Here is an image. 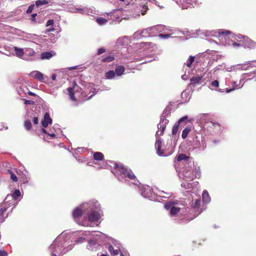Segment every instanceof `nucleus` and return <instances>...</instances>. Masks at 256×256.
Here are the masks:
<instances>
[{"label": "nucleus", "instance_id": "nucleus-14", "mask_svg": "<svg viewBox=\"0 0 256 256\" xmlns=\"http://www.w3.org/2000/svg\"><path fill=\"white\" fill-rule=\"evenodd\" d=\"M148 28L150 36H156L157 34L162 32L164 30V25L158 24Z\"/></svg>", "mask_w": 256, "mask_h": 256}, {"label": "nucleus", "instance_id": "nucleus-53", "mask_svg": "<svg viewBox=\"0 0 256 256\" xmlns=\"http://www.w3.org/2000/svg\"><path fill=\"white\" fill-rule=\"evenodd\" d=\"M85 241V238L84 237L78 238L75 241L76 244H81Z\"/></svg>", "mask_w": 256, "mask_h": 256}, {"label": "nucleus", "instance_id": "nucleus-57", "mask_svg": "<svg viewBox=\"0 0 256 256\" xmlns=\"http://www.w3.org/2000/svg\"><path fill=\"white\" fill-rule=\"evenodd\" d=\"M24 104L26 105L34 104V102L31 100H24Z\"/></svg>", "mask_w": 256, "mask_h": 256}, {"label": "nucleus", "instance_id": "nucleus-50", "mask_svg": "<svg viewBox=\"0 0 256 256\" xmlns=\"http://www.w3.org/2000/svg\"><path fill=\"white\" fill-rule=\"evenodd\" d=\"M42 130L44 133L46 134L48 136H50L51 138H54L56 136V134H55L54 132H52V133H48V132H47L46 130L44 128H42Z\"/></svg>", "mask_w": 256, "mask_h": 256}, {"label": "nucleus", "instance_id": "nucleus-34", "mask_svg": "<svg viewBox=\"0 0 256 256\" xmlns=\"http://www.w3.org/2000/svg\"><path fill=\"white\" fill-rule=\"evenodd\" d=\"M197 184H195V183H190V182H182V184H181V186L182 187L184 188L185 189H190L191 188H192L194 185H197L198 182H196Z\"/></svg>", "mask_w": 256, "mask_h": 256}, {"label": "nucleus", "instance_id": "nucleus-4", "mask_svg": "<svg viewBox=\"0 0 256 256\" xmlns=\"http://www.w3.org/2000/svg\"><path fill=\"white\" fill-rule=\"evenodd\" d=\"M82 207L84 212L88 214L89 222H98L103 216L100 204L95 200L82 204Z\"/></svg>", "mask_w": 256, "mask_h": 256}, {"label": "nucleus", "instance_id": "nucleus-27", "mask_svg": "<svg viewBox=\"0 0 256 256\" xmlns=\"http://www.w3.org/2000/svg\"><path fill=\"white\" fill-rule=\"evenodd\" d=\"M28 88L26 86H22L17 88L18 94L20 97H24L27 94Z\"/></svg>", "mask_w": 256, "mask_h": 256}, {"label": "nucleus", "instance_id": "nucleus-46", "mask_svg": "<svg viewBox=\"0 0 256 256\" xmlns=\"http://www.w3.org/2000/svg\"><path fill=\"white\" fill-rule=\"evenodd\" d=\"M111 244L113 245L114 250H116V248H119V249H120L121 244L116 240H112V244Z\"/></svg>", "mask_w": 256, "mask_h": 256}, {"label": "nucleus", "instance_id": "nucleus-63", "mask_svg": "<svg viewBox=\"0 0 256 256\" xmlns=\"http://www.w3.org/2000/svg\"><path fill=\"white\" fill-rule=\"evenodd\" d=\"M37 14H32V20L33 21V22H35L36 21V16Z\"/></svg>", "mask_w": 256, "mask_h": 256}, {"label": "nucleus", "instance_id": "nucleus-60", "mask_svg": "<svg viewBox=\"0 0 256 256\" xmlns=\"http://www.w3.org/2000/svg\"><path fill=\"white\" fill-rule=\"evenodd\" d=\"M54 24V20H49L46 24V26H52Z\"/></svg>", "mask_w": 256, "mask_h": 256}, {"label": "nucleus", "instance_id": "nucleus-18", "mask_svg": "<svg viewBox=\"0 0 256 256\" xmlns=\"http://www.w3.org/2000/svg\"><path fill=\"white\" fill-rule=\"evenodd\" d=\"M244 80V79L243 78H242L240 80V84H236V82L234 81H233L232 82V84L234 86V88H226V89H224V90H222V89H220L219 90V92H224V90H226V92L227 93H230L232 91H234V90L236 89H238V88H242V86H243V84H240V82Z\"/></svg>", "mask_w": 256, "mask_h": 256}, {"label": "nucleus", "instance_id": "nucleus-39", "mask_svg": "<svg viewBox=\"0 0 256 256\" xmlns=\"http://www.w3.org/2000/svg\"><path fill=\"white\" fill-rule=\"evenodd\" d=\"M125 38H126V37L118 38L116 40V45L118 46H124L126 45Z\"/></svg>", "mask_w": 256, "mask_h": 256}, {"label": "nucleus", "instance_id": "nucleus-54", "mask_svg": "<svg viewBox=\"0 0 256 256\" xmlns=\"http://www.w3.org/2000/svg\"><path fill=\"white\" fill-rule=\"evenodd\" d=\"M34 4H32V5L28 7V9H27V10L26 11V12L27 14H30V13H32V10H33L34 8Z\"/></svg>", "mask_w": 256, "mask_h": 256}, {"label": "nucleus", "instance_id": "nucleus-20", "mask_svg": "<svg viewBox=\"0 0 256 256\" xmlns=\"http://www.w3.org/2000/svg\"><path fill=\"white\" fill-rule=\"evenodd\" d=\"M108 249L112 256H116L120 253V256H124V254L119 248H116L114 250V246L112 244H109Z\"/></svg>", "mask_w": 256, "mask_h": 256}, {"label": "nucleus", "instance_id": "nucleus-32", "mask_svg": "<svg viewBox=\"0 0 256 256\" xmlns=\"http://www.w3.org/2000/svg\"><path fill=\"white\" fill-rule=\"evenodd\" d=\"M50 2V0H38L35 2V6L36 7L38 8L43 5L48 4Z\"/></svg>", "mask_w": 256, "mask_h": 256}, {"label": "nucleus", "instance_id": "nucleus-59", "mask_svg": "<svg viewBox=\"0 0 256 256\" xmlns=\"http://www.w3.org/2000/svg\"><path fill=\"white\" fill-rule=\"evenodd\" d=\"M106 52V50L104 48H99L98 50L97 54L98 55H100V54L104 52Z\"/></svg>", "mask_w": 256, "mask_h": 256}, {"label": "nucleus", "instance_id": "nucleus-52", "mask_svg": "<svg viewBox=\"0 0 256 256\" xmlns=\"http://www.w3.org/2000/svg\"><path fill=\"white\" fill-rule=\"evenodd\" d=\"M142 44V46L146 48H149L150 47H152L154 44L152 42H143L141 44Z\"/></svg>", "mask_w": 256, "mask_h": 256}, {"label": "nucleus", "instance_id": "nucleus-2", "mask_svg": "<svg viewBox=\"0 0 256 256\" xmlns=\"http://www.w3.org/2000/svg\"><path fill=\"white\" fill-rule=\"evenodd\" d=\"M200 198L196 199L192 201L190 208H185L186 202L176 200L166 203L164 208L168 210H170V216H178L181 217L182 215L186 216V218H182L181 220L184 222L186 219V222H189L202 212V209L200 207Z\"/></svg>", "mask_w": 256, "mask_h": 256}, {"label": "nucleus", "instance_id": "nucleus-16", "mask_svg": "<svg viewBox=\"0 0 256 256\" xmlns=\"http://www.w3.org/2000/svg\"><path fill=\"white\" fill-rule=\"evenodd\" d=\"M4 202L7 205L8 204L10 206H12V208H14L18 204V201H16V200L12 197L11 195L8 194Z\"/></svg>", "mask_w": 256, "mask_h": 256}, {"label": "nucleus", "instance_id": "nucleus-3", "mask_svg": "<svg viewBox=\"0 0 256 256\" xmlns=\"http://www.w3.org/2000/svg\"><path fill=\"white\" fill-rule=\"evenodd\" d=\"M71 236L68 232H62L53 242L49 247V250L52 256H62L71 250L73 244L70 240Z\"/></svg>", "mask_w": 256, "mask_h": 256}, {"label": "nucleus", "instance_id": "nucleus-8", "mask_svg": "<svg viewBox=\"0 0 256 256\" xmlns=\"http://www.w3.org/2000/svg\"><path fill=\"white\" fill-rule=\"evenodd\" d=\"M83 207L82 204L77 207L72 211V217L74 220L79 225L82 226H88V222L82 218Z\"/></svg>", "mask_w": 256, "mask_h": 256}, {"label": "nucleus", "instance_id": "nucleus-51", "mask_svg": "<svg viewBox=\"0 0 256 256\" xmlns=\"http://www.w3.org/2000/svg\"><path fill=\"white\" fill-rule=\"evenodd\" d=\"M140 6H142V10H141L142 14L144 15L146 14V10H148L147 6H146V5L143 3H140Z\"/></svg>", "mask_w": 256, "mask_h": 256}, {"label": "nucleus", "instance_id": "nucleus-61", "mask_svg": "<svg viewBox=\"0 0 256 256\" xmlns=\"http://www.w3.org/2000/svg\"><path fill=\"white\" fill-rule=\"evenodd\" d=\"M52 129L56 132H57L56 130H59V125L58 124H54L52 128Z\"/></svg>", "mask_w": 256, "mask_h": 256}, {"label": "nucleus", "instance_id": "nucleus-44", "mask_svg": "<svg viewBox=\"0 0 256 256\" xmlns=\"http://www.w3.org/2000/svg\"><path fill=\"white\" fill-rule=\"evenodd\" d=\"M132 37H133L134 39H135V40H138V39L142 37V34L141 32V30H138L137 32H135L134 34Z\"/></svg>", "mask_w": 256, "mask_h": 256}, {"label": "nucleus", "instance_id": "nucleus-7", "mask_svg": "<svg viewBox=\"0 0 256 256\" xmlns=\"http://www.w3.org/2000/svg\"><path fill=\"white\" fill-rule=\"evenodd\" d=\"M195 167L194 162L193 165H187L182 168L178 167L177 164L175 165V168L180 178L186 181H192L194 178V168Z\"/></svg>", "mask_w": 256, "mask_h": 256}, {"label": "nucleus", "instance_id": "nucleus-58", "mask_svg": "<svg viewBox=\"0 0 256 256\" xmlns=\"http://www.w3.org/2000/svg\"><path fill=\"white\" fill-rule=\"evenodd\" d=\"M74 12H78L80 14H84L86 11L84 8H76Z\"/></svg>", "mask_w": 256, "mask_h": 256}, {"label": "nucleus", "instance_id": "nucleus-35", "mask_svg": "<svg viewBox=\"0 0 256 256\" xmlns=\"http://www.w3.org/2000/svg\"><path fill=\"white\" fill-rule=\"evenodd\" d=\"M104 157V154L100 152H96L94 154V158L96 160H102Z\"/></svg>", "mask_w": 256, "mask_h": 256}, {"label": "nucleus", "instance_id": "nucleus-43", "mask_svg": "<svg viewBox=\"0 0 256 256\" xmlns=\"http://www.w3.org/2000/svg\"><path fill=\"white\" fill-rule=\"evenodd\" d=\"M96 21L100 25L104 24L108 22V20L102 17L98 18Z\"/></svg>", "mask_w": 256, "mask_h": 256}, {"label": "nucleus", "instance_id": "nucleus-33", "mask_svg": "<svg viewBox=\"0 0 256 256\" xmlns=\"http://www.w3.org/2000/svg\"><path fill=\"white\" fill-rule=\"evenodd\" d=\"M10 195L12 196V197L14 199L16 200V201H18V198L20 196L21 193L18 190H15L12 194H10Z\"/></svg>", "mask_w": 256, "mask_h": 256}, {"label": "nucleus", "instance_id": "nucleus-1", "mask_svg": "<svg viewBox=\"0 0 256 256\" xmlns=\"http://www.w3.org/2000/svg\"><path fill=\"white\" fill-rule=\"evenodd\" d=\"M196 34L202 38L204 36L208 38L206 39L210 43H216L215 40L208 38V37L217 38L220 40V44L224 46H232L234 48H238L240 46H244L249 48H256V42L252 40L248 37L242 34L237 35V38L238 39L242 38V41L240 40V43L233 42L232 40H230L228 34H230L229 30H196Z\"/></svg>", "mask_w": 256, "mask_h": 256}, {"label": "nucleus", "instance_id": "nucleus-24", "mask_svg": "<svg viewBox=\"0 0 256 256\" xmlns=\"http://www.w3.org/2000/svg\"><path fill=\"white\" fill-rule=\"evenodd\" d=\"M30 75L33 76L35 79L40 81H42L44 79V74L39 71L34 70L31 72Z\"/></svg>", "mask_w": 256, "mask_h": 256}, {"label": "nucleus", "instance_id": "nucleus-9", "mask_svg": "<svg viewBox=\"0 0 256 256\" xmlns=\"http://www.w3.org/2000/svg\"><path fill=\"white\" fill-rule=\"evenodd\" d=\"M176 162L174 166L177 164V166H185L190 164V166L193 165L194 162L192 158L189 156H187L185 154H180L176 157Z\"/></svg>", "mask_w": 256, "mask_h": 256}, {"label": "nucleus", "instance_id": "nucleus-29", "mask_svg": "<svg viewBox=\"0 0 256 256\" xmlns=\"http://www.w3.org/2000/svg\"><path fill=\"white\" fill-rule=\"evenodd\" d=\"M124 68L122 66H117L115 68V70H114L116 76H121L122 74H124Z\"/></svg>", "mask_w": 256, "mask_h": 256}, {"label": "nucleus", "instance_id": "nucleus-26", "mask_svg": "<svg viewBox=\"0 0 256 256\" xmlns=\"http://www.w3.org/2000/svg\"><path fill=\"white\" fill-rule=\"evenodd\" d=\"M252 62H253V61H249L246 62V63L242 64H238V69L242 70H246L250 67L252 68L253 66H254V65L252 64Z\"/></svg>", "mask_w": 256, "mask_h": 256}, {"label": "nucleus", "instance_id": "nucleus-31", "mask_svg": "<svg viewBox=\"0 0 256 256\" xmlns=\"http://www.w3.org/2000/svg\"><path fill=\"white\" fill-rule=\"evenodd\" d=\"M116 74L114 70H110L105 74V77L106 79L111 80L116 78Z\"/></svg>", "mask_w": 256, "mask_h": 256}, {"label": "nucleus", "instance_id": "nucleus-37", "mask_svg": "<svg viewBox=\"0 0 256 256\" xmlns=\"http://www.w3.org/2000/svg\"><path fill=\"white\" fill-rule=\"evenodd\" d=\"M192 128L190 126L186 127L183 130L182 134V137L183 139H185L188 135V134L190 132Z\"/></svg>", "mask_w": 256, "mask_h": 256}, {"label": "nucleus", "instance_id": "nucleus-56", "mask_svg": "<svg viewBox=\"0 0 256 256\" xmlns=\"http://www.w3.org/2000/svg\"><path fill=\"white\" fill-rule=\"evenodd\" d=\"M211 86L215 88H218L219 86V82L217 80H214L211 82Z\"/></svg>", "mask_w": 256, "mask_h": 256}, {"label": "nucleus", "instance_id": "nucleus-21", "mask_svg": "<svg viewBox=\"0 0 256 256\" xmlns=\"http://www.w3.org/2000/svg\"><path fill=\"white\" fill-rule=\"evenodd\" d=\"M176 2L178 4L181 5L182 9L188 8L192 6L191 0H176Z\"/></svg>", "mask_w": 256, "mask_h": 256}, {"label": "nucleus", "instance_id": "nucleus-45", "mask_svg": "<svg viewBox=\"0 0 256 256\" xmlns=\"http://www.w3.org/2000/svg\"><path fill=\"white\" fill-rule=\"evenodd\" d=\"M194 57L193 56H190L189 58H188L186 63V64L188 66V68H190L192 66V64L194 62Z\"/></svg>", "mask_w": 256, "mask_h": 256}, {"label": "nucleus", "instance_id": "nucleus-47", "mask_svg": "<svg viewBox=\"0 0 256 256\" xmlns=\"http://www.w3.org/2000/svg\"><path fill=\"white\" fill-rule=\"evenodd\" d=\"M114 60V58L112 56H108L102 60L103 62H111Z\"/></svg>", "mask_w": 256, "mask_h": 256}, {"label": "nucleus", "instance_id": "nucleus-38", "mask_svg": "<svg viewBox=\"0 0 256 256\" xmlns=\"http://www.w3.org/2000/svg\"><path fill=\"white\" fill-rule=\"evenodd\" d=\"M188 122V116H186L180 118L176 122L180 125L182 124V126L183 124L184 125L186 124Z\"/></svg>", "mask_w": 256, "mask_h": 256}, {"label": "nucleus", "instance_id": "nucleus-55", "mask_svg": "<svg viewBox=\"0 0 256 256\" xmlns=\"http://www.w3.org/2000/svg\"><path fill=\"white\" fill-rule=\"evenodd\" d=\"M10 178H12V180L14 181V182H17L18 181V178L16 177V174L12 172H10Z\"/></svg>", "mask_w": 256, "mask_h": 256}, {"label": "nucleus", "instance_id": "nucleus-62", "mask_svg": "<svg viewBox=\"0 0 256 256\" xmlns=\"http://www.w3.org/2000/svg\"><path fill=\"white\" fill-rule=\"evenodd\" d=\"M8 253L4 250H0V256H7Z\"/></svg>", "mask_w": 256, "mask_h": 256}, {"label": "nucleus", "instance_id": "nucleus-41", "mask_svg": "<svg viewBox=\"0 0 256 256\" xmlns=\"http://www.w3.org/2000/svg\"><path fill=\"white\" fill-rule=\"evenodd\" d=\"M170 114V108L168 107L166 108L163 111L162 114L161 115L160 118H166Z\"/></svg>", "mask_w": 256, "mask_h": 256}, {"label": "nucleus", "instance_id": "nucleus-42", "mask_svg": "<svg viewBox=\"0 0 256 256\" xmlns=\"http://www.w3.org/2000/svg\"><path fill=\"white\" fill-rule=\"evenodd\" d=\"M180 126V125L178 124L177 122H176L174 124V126L172 128V136L176 135V134L178 132V128H179Z\"/></svg>", "mask_w": 256, "mask_h": 256}, {"label": "nucleus", "instance_id": "nucleus-28", "mask_svg": "<svg viewBox=\"0 0 256 256\" xmlns=\"http://www.w3.org/2000/svg\"><path fill=\"white\" fill-rule=\"evenodd\" d=\"M202 76L192 77L190 78L191 84L195 86L202 83Z\"/></svg>", "mask_w": 256, "mask_h": 256}, {"label": "nucleus", "instance_id": "nucleus-22", "mask_svg": "<svg viewBox=\"0 0 256 256\" xmlns=\"http://www.w3.org/2000/svg\"><path fill=\"white\" fill-rule=\"evenodd\" d=\"M28 119H30V122H32L34 125H38L39 123L38 116L33 112H28L27 114Z\"/></svg>", "mask_w": 256, "mask_h": 256}, {"label": "nucleus", "instance_id": "nucleus-11", "mask_svg": "<svg viewBox=\"0 0 256 256\" xmlns=\"http://www.w3.org/2000/svg\"><path fill=\"white\" fill-rule=\"evenodd\" d=\"M176 34V35H180V34H182L183 36H174V37L178 38L180 40H184L186 39L185 38V33L184 32L177 30H175L174 32H172L169 34H160L158 35V37H160L162 39H168L170 37H172V35Z\"/></svg>", "mask_w": 256, "mask_h": 256}, {"label": "nucleus", "instance_id": "nucleus-10", "mask_svg": "<svg viewBox=\"0 0 256 256\" xmlns=\"http://www.w3.org/2000/svg\"><path fill=\"white\" fill-rule=\"evenodd\" d=\"M102 246V240L100 237L93 238L88 240L86 248L90 251L99 250Z\"/></svg>", "mask_w": 256, "mask_h": 256}, {"label": "nucleus", "instance_id": "nucleus-17", "mask_svg": "<svg viewBox=\"0 0 256 256\" xmlns=\"http://www.w3.org/2000/svg\"><path fill=\"white\" fill-rule=\"evenodd\" d=\"M8 204H5L4 202L0 204V216H2L0 218V222H3L4 221L6 218L8 216V214L6 216L5 218H4L3 214L4 212L9 208Z\"/></svg>", "mask_w": 256, "mask_h": 256}, {"label": "nucleus", "instance_id": "nucleus-6", "mask_svg": "<svg viewBox=\"0 0 256 256\" xmlns=\"http://www.w3.org/2000/svg\"><path fill=\"white\" fill-rule=\"evenodd\" d=\"M168 120L166 118H160V122L157 125L158 130L156 132V140L155 143V147L156 150V153L158 155L160 156H166V155L164 154V152L161 150L162 141L158 136L163 134L166 126L168 124Z\"/></svg>", "mask_w": 256, "mask_h": 256}, {"label": "nucleus", "instance_id": "nucleus-40", "mask_svg": "<svg viewBox=\"0 0 256 256\" xmlns=\"http://www.w3.org/2000/svg\"><path fill=\"white\" fill-rule=\"evenodd\" d=\"M35 53V51L32 48H24V54L27 56H32L34 55Z\"/></svg>", "mask_w": 256, "mask_h": 256}, {"label": "nucleus", "instance_id": "nucleus-12", "mask_svg": "<svg viewBox=\"0 0 256 256\" xmlns=\"http://www.w3.org/2000/svg\"><path fill=\"white\" fill-rule=\"evenodd\" d=\"M141 195L146 198L152 200L154 192L152 189L148 186H144L140 188Z\"/></svg>", "mask_w": 256, "mask_h": 256}, {"label": "nucleus", "instance_id": "nucleus-48", "mask_svg": "<svg viewBox=\"0 0 256 256\" xmlns=\"http://www.w3.org/2000/svg\"><path fill=\"white\" fill-rule=\"evenodd\" d=\"M141 32L142 34V37L150 36V34H149L148 28H146V29H144V30H141Z\"/></svg>", "mask_w": 256, "mask_h": 256}, {"label": "nucleus", "instance_id": "nucleus-19", "mask_svg": "<svg viewBox=\"0 0 256 256\" xmlns=\"http://www.w3.org/2000/svg\"><path fill=\"white\" fill-rule=\"evenodd\" d=\"M52 119L50 118L49 114L48 112L46 113L41 122L42 128H44L48 127L49 124L52 123Z\"/></svg>", "mask_w": 256, "mask_h": 256}, {"label": "nucleus", "instance_id": "nucleus-36", "mask_svg": "<svg viewBox=\"0 0 256 256\" xmlns=\"http://www.w3.org/2000/svg\"><path fill=\"white\" fill-rule=\"evenodd\" d=\"M24 127L26 130L28 131L32 129V122H30V119L26 118L24 122Z\"/></svg>", "mask_w": 256, "mask_h": 256}, {"label": "nucleus", "instance_id": "nucleus-49", "mask_svg": "<svg viewBox=\"0 0 256 256\" xmlns=\"http://www.w3.org/2000/svg\"><path fill=\"white\" fill-rule=\"evenodd\" d=\"M194 168H195V170L194 171V178H198L200 176V167H198V168L194 167Z\"/></svg>", "mask_w": 256, "mask_h": 256}, {"label": "nucleus", "instance_id": "nucleus-25", "mask_svg": "<svg viewBox=\"0 0 256 256\" xmlns=\"http://www.w3.org/2000/svg\"><path fill=\"white\" fill-rule=\"evenodd\" d=\"M55 55L56 52H43L40 54V58L42 60H48Z\"/></svg>", "mask_w": 256, "mask_h": 256}, {"label": "nucleus", "instance_id": "nucleus-13", "mask_svg": "<svg viewBox=\"0 0 256 256\" xmlns=\"http://www.w3.org/2000/svg\"><path fill=\"white\" fill-rule=\"evenodd\" d=\"M194 146L195 148H198L200 150H203L205 149L206 144L202 136H195L194 139Z\"/></svg>", "mask_w": 256, "mask_h": 256}, {"label": "nucleus", "instance_id": "nucleus-15", "mask_svg": "<svg viewBox=\"0 0 256 256\" xmlns=\"http://www.w3.org/2000/svg\"><path fill=\"white\" fill-rule=\"evenodd\" d=\"M73 84H74L73 87H72V88L70 87V88H68L67 91L68 92L70 100L74 102L76 100V99L74 96V90L76 91V90H78L79 88L78 87V86H76V82H74Z\"/></svg>", "mask_w": 256, "mask_h": 256}, {"label": "nucleus", "instance_id": "nucleus-23", "mask_svg": "<svg viewBox=\"0 0 256 256\" xmlns=\"http://www.w3.org/2000/svg\"><path fill=\"white\" fill-rule=\"evenodd\" d=\"M14 51L15 55L20 58H22L24 54V48H19L17 46L14 47Z\"/></svg>", "mask_w": 256, "mask_h": 256}, {"label": "nucleus", "instance_id": "nucleus-5", "mask_svg": "<svg viewBox=\"0 0 256 256\" xmlns=\"http://www.w3.org/2000/svg\"><path fill=\"white\" fill-rule=\"evenodd\" d=\"M112 172L115 175L119 181L126 182L127 178L134 180V184L138 185V180H134L136 176L132 170L124 166L122 164L115 163Z\"/></svg>", "mask_w": 256, "mask_h": 256}, {"label": "nucleus", "instance_id": "nucleus-64", "mask_svg": "<svg viewBox=\"0 0 256 256\" xmlns=\"http://www.w3.org/2000/svg\"><path fill=\"white\" fill-rule=\"evenodd\" d=\"M234 67L235 66H233L230 68H227L226 70L228 72H231L232 70H234Z\"/></svg>", "mask_w": 256, "mask_h": 256}, {"label": "nucleus", "instance_id": "nucleus-30", "mask_svg": "<svg viewBox=\"0 0 256 256\" xmlns=\"http://www.w3.org/2000/svg\"><path fill=\"white\" fill-rule=\"evenodd\" d=\"M202 198L203 202L204 203L208 204L210 201V197L209 194L206 190L203 191Z\"/></svg>", "mask_w": 256, "mask_h": 256}]
</instances>
